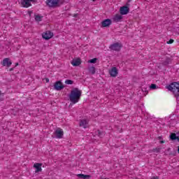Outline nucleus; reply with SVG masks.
I'll return each instance as SVG.
<instances>
[{"instance_id": "nucleus-11", "label": "nucleus", "mask_w": 179, "mask_h": 179, "mask_svg": "<svg viewBox=\"0 0 179 179\" xmlns=\"http://www.w3.org/2000/svg\"><path fill=\"white\" fill-rule=\"evenodd\" d=\"M1 64H2L3 66H7L8 68H9V66H10V65H12V62L10 61V59L9 58H5V59H3Z\"/></svg>"}, {"instance_id": "nucleus-4", "label": "nucleus", "mask_w": 179, "mask_h": 179, "mask_svg": "<svg viewBox=\"0 0 179 179\" xmlns=\"http://www.w3.org/2000/svg\"><path fill=\"white\" fill-rule=\"evenodd\" d=\"M31 2H37V0H22L21 5L23 8H29V6H31Z\"/></svg>"}, {"instance_id": "nucleus-19", "label": "nucleus", "mask_w": 179, "mask_h": 179, "mask_svg": "<svg viewBox=\"0 0 179 179\" xmlns=\"http://www.w3.org/2000/svg\"><path fill=\"white\" fill-rule=\"evenodd\" d=\"M89 72L92 73V75H94L96 73V68H94V66L90 67Z\"/></svg>"}, {"instance_id": "nucleus-21", "label": "nucleus", "mask_w": 179, "mask_h": 179, "mask_svg": "<svg viewBox=\"0 0 179 179\" xmlns=\"http://www.w3.org/2000/svg\"><path fill=\"white\" fill-rule=\"evenodd\" d=\"M64 83L66 85H73V80H66Z\"/></svg>"}, {"instance_id": "nucleus-23", "label": "nucleus", "mask_w": 179, "mask_h": 179, "mask_svg": "<svg viewBox=\"0 0 179 179\" xmlns=\"http://www.w3.org/2000/svg\"><path fill=\"white\" fill-rule=\"evenodd\" d=\"M159 87H157V85H156V84H151V85L150 86V89L155 90V89H158Z\"/></svg>"}, {"instance_id": "nucleus-36", "label": "nucleus", "mask_w": 179, "mask_h": 179, "mask_svg": "<svg viewBox=\"0 0 179 179\" xmlns=\"http://www.w3.org/2000/svg\"><path fill=\"white\" fill-rule=\"evenodd\" d=\"M96 0H93V2H94Z\"/></svg>"}, {"instance_id": "nucleus-2", "label": "nucleus", "mask_w": 179, "mask_h": 179, "mask_svg": "<svg viewBox=\"0 0 179 179\" xmlns=\"http://www.w3.org/2000/svg\"><path fill=\"white\" fill-rule=\"evenodd\" d=\"M166 89H168V90H170V92H172L175 97L176 98V100L179 101V83L176 82L172 83L171 85L166 87Z\"/></svg>"}, {"instance_id": "nucleus-18", "label": "nucleus", "mask_w": 179, "mask_h": 179, "mask_svg": "<svg viewBox=\"0 0 179 179\" xmlns=\"http://www.w3.org/2000/svg\"><path fill=\"white\" fill-rule=\"evenodd\" d=\"M170 62H171V59L168 57L165 59V61L162 62V64L166 66L169 65V64H170Z\"/></svg>"}, {"instance_id": "nucleus-22", "label": "nucleus", "mask_w": 179, "mask_h": 179, "mask_svg": "<svg viewBox=\"0 0 179 179\" xmlns=\"http://www.w3.org/2000/svg\"><path fill=\"white\" fill-rule=\"evenodd\" d=\"M90 64H96L97 62V58H94L88 61Z\"/></svg>"}, {"instance_id": "nucleus-24", "label": "nucleus", "mask_w": 179, "mask_h": 179, "mask_svg": "<svg viewBox=\"0 0 179 179\" xmlns=\"http://www.w3.org/2000/svg\"><path fill=\"white\" fill-rule=\"evenodd\" d=\"M97 135L98 136H99L100 138H101L103 136V135H104V133L100 131V130L97 131Z\"/></svg>"}, {"instance_id": "nucleus-29", "label": "nucleus", "mask_w": 179, "mask_h": 179, "mask_svg": "<svg viewBox=\"0 0 179 179\" xmlns=\"http://www.w3.org/2000/svg\"><path fill=\"white\" fill-rule=\"evenodd\" d=\"M45 80H46V83H48V82H50V79L48 78H45Z\"/></svg>"}, {"instance_id": "nucleus-35", "label": "nucleus", "mask_w": 179, "mask_h": 179, "mask_svg": "<svg viewBox=\"0 0 179 179\" xmlns=\"http://www.w3.org/2000/svg\"><path fill=\"white\" fill-rule=\"evenodd\" d=\"M13 69H10V71H12Z\"/></svg>"}, {"instance_id": "nucleus-34", "label": "nucleus", "mask_w": 179, "mask_h": 179, "mask_svg": "<svg viewBox=\"0 0 179 179\" xmlns=\"http://www.w3.org/2000/svg\"><path fill=\"white\" fill-rule=\"evenodd\" d=\"M127 6H129V3H127Z\"/></svg>"}, {"instance_id": "nucleus-3", "label": "nucleus", "mask_w": 179, "mask_h": 179, "mask_svg": "<svg viewBox=\"0 0 179 179\" xmlns=\"http://www.w3.org/2000/svg\"><path fill=\"white\" fill-rule=\"evenodd\" d=\"M59 3V0H46V5L49 8H57Z\"/></svg>"}, {"instance_id": "nucleus-1", "label": "nucleus", "mask_w": 179, "mask_h": 179, "mask_svg": "<svg viewBox=\"0 0 179 179\" xmlns=\"http://www.w3.org/2000/svg\"><path fill=\"white\" fill-rule=\"evenodd\" d=\"M80 97H82V90H79L78 87L73 88L69 94V99L71 101L70 106L79 103Z\"/></svg>"}, {"instance_id": "nucleus-33", "label": "nucleus", "mask_w": 179, "mask_h": 179, "mask_svg": "<svg viewBox=\"0 0 179 179\" xmlns=\"http://www.w3.org/2000/svg\"><path fill=\"white\" fill-rule=\"evenodd\" d=\"M76 16H78V14H75L74 17H76Z\"/></svg>"}, {"instance_id": "nucleus-13", "label": "nucleus", "mask_w": 179, "mask_h": 179, "mask_svg": "<svg viewBox=\"0 0 179 179\" xmlns=\"http://www.w3.org/2000/svg\"><path fill=\"white\" fill-rule=\"evenodd\" d=\"M112 21L110 19H106L101 22L102 27H109L111 24Z\"/></svg>"}, {"instance_id": "nucleus-6", "label": "nucleus", "mask_w": 179, "mask_h": 179, "mask_svg": "<svg viewBox=\"0 0 179 179\" xmlns=\"http://www.w3.org/2000/svg\"><path fill=\"white\" fill-rule=\"evenodd\" d=\"M65 87V86L62 84V82H61V80L57 81L56 83H55L54 85V89L55 90H62V89H64Z\"/></svg>"}, {"instance_id": "nucleus-30", "label": "nucleus", "mask_w": 179, "mask_h": 179, "mask_svg": "<svg viewBox=\"0 0 179 179\" xmlns=\"http://www.w3.org/2000/svg\"><path fill=\"white\" fill-rule=\"evenodd\" d=\"M158 139L162 140V139H163V137H162V136H158Z\"/></svg>"}, {"instance_id": "nucleus-25", "label": "nucleus", "mask_w": 179, "mask_h": 179, "mask_svg": "<svg viewBox=\"0 0 179 179\" xmlns=\"http://www.w3.org/2000/svg\"><path fill=\"white\" fill-rule=\"evenodd\" d=\"M152 152H156V153H159L160 152V148H156L152 150Z\"/></svg>"}, {"instance_id": "nucleus-10", "label": "nucleus", "mask_w": 179, "mask_h": 179, "mask_svg": "<svg viewBox=\"0 0 179 179\" xmlns=\"http://www.w3.org/2000/svg\"><path fill=\"white\" fill-rule=\"evenodd\" d=\"M55 134L56 135V138H57L58 139H61V138L64 136V131H62V129H57L55 131Z\"/></svg>"}, {"instance_id": "nucleus-37", "label": "nucleus", "mask_w": 179, "mask_h": 179, "mask_svg": "<svg viewBox=\"0 0 179 179\" xmlns=\"http://www.w3.org/2000/svg\"><path fill=\"white\" fill-rule=\"evenodd\" d=\"M168 150H170V148H169Z\"/></svg>"}, {"instance_id": "nucleus-26", "label": "nucleus", "mask_w": 179, "mask_h": 179, "mask_svg": "<svg viewBox=\"0 0 179 179\" xmlns=\"http://www.w3.org/2000/svg\"><path fill=\"white\" fill-rule=\"evenodd\" d=\"M170 156H176L177 151L173 150L172 152L169 153Z\"/></svg>"}, {"instance_id": "nucleus-27", "label": "nucleus", "mask_w": 179, "mask_h": 179, "mask_svg": "<svg viewBox=\"0 0 179 179\" xmlns=\"http://www.w3.org/2000/svg\"><path fill=\"white\" fill-rule=\"evenodd\" d=\"M168 44H173L174 43V40L170 39L169 41L166 42Z\"/></svg>"}, {"instance_id": "nucleus-12", "label": "nucleus", "mask_w": 179, "mask_h": 179, "mask_svg": "<svg viewBox=\"0 0 179 179\" xmlns=\"http://www.w3.org/2000/svg\"><path fill=\"white\" fill-rule=\"evenodd\" d=\"M71 64L73 66H79V65L82 64V61L80 60V58L73 59Z\"/></svg>"}, {"instance_id": "nucleus-9", "label": "nucleus", "mask_w": 179, "mask_h": 179, "mask_svg": "<svg viewBox=\"0 0 179 179\" xmlns=\"http://www.w3.org/2000/svg\"><path fill=\"white\" fill-rule=\"evenodd\" d=\"M128 13H129V8L128 6L120 7V15H128Z\"/></svg>"}, {"instance_id": "nucleus-38", "label": "nucleus", "mask_w": 179, "mask_h": 179, "mask_svg": "<svg viewBox=\"0 0 179 179\" xmlns=\"http://www.w3.org/2000/svg\"><path fill=\"white\" fill-rule=\"evenodd\" d=\"M0 96H1V92H0Z\"/></svg>"}, {"instance_id": "nucleus-31", "label": "nucleus", "mask_w": 179, "mask_h": 179, "mask_svg": "<svg viewBox=\"0 0 179 179\" xmlns=\"http://www.w3.org/2000/svg\"><path fill=\"white\" fill-rule=\"evenodd\" d=\"M160 143H164V141H161Z\"/></svg>"}, {"instance_id": "nucleus-5", "label": "nucleus", "mask_w": 179, "mask_h": 179, "mask_svg": "<svg viewBox=\"0 0 179 179\" xmlns=\"http://www.w3.org/2000/svg\"><path fill=\"white\" fill-rule=\"evenodd\" d=\"M121 47H122L120 43H115L112 45H110L109 48L112 51H120Z\"/></svg>"}, {"instance_id": "nucleus-16", "label": "nucleus", "mask_w": 179, "mask_h": 179, "mask_svg": "<svg viewBox=\"0 0 179 179\" xmlns=\"http://www.w3.org/2000/svg\"><path fill=\"white\" fill-rule=\"evenodd\" d=\"M87 120H80V127H83V128L86 129L87 128Z\"/></svg>"}, {"instance_id": "nucleus-7", "label": "nucleus", "mask_w": 179, "mask_h": 179, "mask_svg": "<svg viewBox=\"0 0 179 179\" xmlns=\"http://www.w3.org/2000/svg\"><path fill=\"white\" fill-rule=\"evenodd\" d=\"M54 36V34L51 31H47L45 33L42 34L43 38L45 40H50Z\"/></svg>"}, {"instance_id": "nucleus-14", "label": "nucleus", "mask_w": 179, "mask_h": 179, "mask_svg": "<svg viewBox=\"0 0 179 179\" xmlns=\"http://www.w3.org/2000/svg\"><path fill=\"white\" fill-rule=\"evenodd\" d=\"M122 15L116 14L113 17V22L118 23V22H122Z\"/></svg>"}, {"instance_id": "nucleus-15", "label": "nucleus", "mask_w": 179, "mask_h": 179, "mask_svg": "<svg viewBox=\"0 0 179 179\" xmlns=\"http://www.w3.org/2000/svg\"><path fill=\"white\" fill-rule=\"evenodd\" d=\"M43 166V164H40V163H36L34 164V169H36L35 172L36 173H40V171H42L41 169V166Z\"/></svg>"}, {"instance_id": "nucleus-28", "label": "nucleus", "mask_w": 179, "mask_h": 179, "mask_svg": "<svg viewBox=\"0 0 179 179\" xmlns=\"http://www.w3.org/2000/svg\"><path fill=\"white\" fill-rule=\"evenodd\" d=\"M151 179H159V176H153Z\"/></svg>"}, {"instance_id": "nucleus-32", "label": "nucleus", "mask_w": 179, "mask_h": 179, "mask_svg": "<svg viewBox=\"0 0 179 179\" xmlns=\"http://www.w3.org/2000/svg\"><path fill=\"white\" fill-rule=\"evenodd\" d=\"M19 65V63H15V66H17Z\"/></svg>"}, {"instance_id": "nucleus-17", "label": "nucleus", "mask_w": 179, "mask_h": 179, "mask_svg": "<svg viewBox=\"0 0 179 179\" xmlns=\"http://www.w3.org/2000/svg\"><path fill=\"white\" fill-rule=\"evenodd\" d=\"M77 176H78L79 178H83V179H90V175H85L83 173L78 174Z\"/></svg>"}, {"instance_id": "nucleus-8", "label": "nucleus", "mask_w": 179, "mask_h": 179, "mask_svg": "<svg viewBox=\"0 0 179 179\" xmlns=\"http://www.w3.org/2000/svg\"><path fill=\"white\" fill-rule=\"evenodd\" d=\"M109 74L112 78H117V76H118V69H117V67H113L109 71Z\"/></svg>"}, {"instance_id": "nucleus-20", "label": "nucleus", "mask_w": 179, "mask_h": 179, "mask_svg": "<svg viewBox=\"0 0 179 179\" xmlns=\"http://www.w3.org/2000/svg\"><path fill=\"white\" fill-rule=\"evenodd\" d=\"M35 20L36 22H41L43 20V16H40L39 15H35Z\"/></svg>"}]
</instances>
